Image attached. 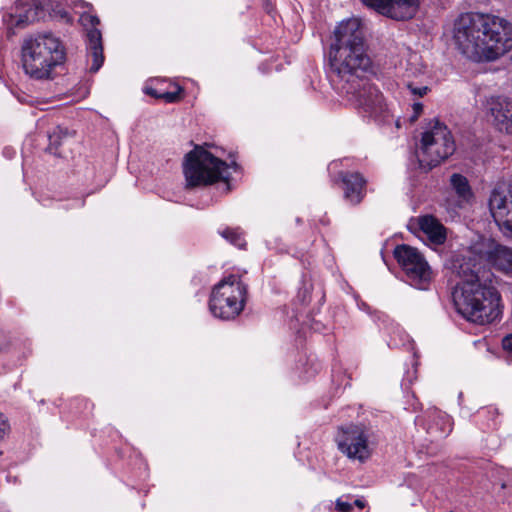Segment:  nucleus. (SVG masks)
Returning a JSON list of instances; mask_svg holds the SVG:
<instances>
[{
    "label": "nucleus",
    "instance_id": "nucleus-1",
    "mask_svg": "<svg viewBox=\"0 0 512 512\" xmlns=\"http://www.w3.org/2000/svg\"><path fill=\"white\" fill-rule=\"evenodd\" d=\"M454 41L472 61H495L512 49V23L490 13H464L454 24Z\"/></svg>",
    "mask_w": 512,
    "mask_h": 512
},
{
    "label": "nucleus",
    "instance_id": "nucleus-2",
    "mask_svg": "<svg viewBox=\"0 0 512 512\" xmlns=\"http://www.w3.org/2000/svg\"><path fill=\"white\" fill-rule=\"evenodd\" d=\"M458 274L461 280L453 291V301L457 311L468 321L485 325L497 320L502 313L501 297L492 285L490 276L480 275V269L469 267L468 262L460 265Z\"/></svg>",
    "mask_w": 512,
    "mask_h": 512
},
{
    "label": "nucleus",
    "instance_id": "nucleus-3",
    "mask_svg": "<svg viewBox=\"0 0 512 512\" xmlns=\"http://www.w3.org/2000/svg\"><path fill=\"white\" fill-rule=\"evenodd\" d=\"M328 55L332 72L344 84L363 77L371 67V60L365 51L364 34L359 19L342 21L335 28Z\"/></svg>",
    "mask_w": 512,
    "mask_h": 512
},
{
    "label": "nucleus",
    "instance_id": "nucleus-4",
    "mask_svg": "<svg viewBox=\"0 0 512 512\" xmlns=\"http://www.w3.org/2000/svg\"><path fill=\"white\" fill-rule=\"evenodd\" d=\"M65 61V48L59 38L51 33L31 35L21 46L22 67L36 80L52 78L54 69Z\"/></svg>",
    "mask_w": 512,
    "mask_h": 512
},
{
    "label": "nucleus",
    "instance_id": "nucleus-5",
    "mask_svg": "<svg viewBox=\"0 0 512 512\" xmlns=\"http://www.w3.org/2000/svg\"><path fill=\"white\" fill-rule=\"evenodd\" d=\"M455 150L456 144L451 131L436 120L422 133L416 152L419 166L428 172L448 159Z\"/></svg>",
    "mask_w": 512,
    "mask_h": 512
},
{
    "label": "nucleus",
    "instance_id": "nucleus-6",
    "mask_svg": "<svg viewBox=\"0 0 512 512\" xmlns=\"http://www.w3.org/2000/svg\"><path fill=\"white\" fill-rule=\"evenodd\" d=\"M246 296V285L239 276L231 274L213 288L209 301L210 311L217 318L234 319L244 309Z\"/></svg>",
    "mask_w": 512,
    "mask_h": 512
},
{
    "label": "nucleus",
    "instance_id": "nucleus-7",
    "mask_svg": "<svg viewBox=\"0 0 512 512\" xmlns=\"http://www.w3.org/2000/svg\"><path fill=\"white\" fill-rule=\"evenodd\" d=\"M227 168L226 162L213 156L202 147H196L185 157L184 175L188 187L213 184Z\"/></svg>",
    "mask_w": 512,
    "mask_h": 512
},
{
    "label": "nucleus",
    "instance_id": "nucleus-8",
    "mask_svg": "<svg viewBox=\"0 0 512 512\" xmlns=\"http://www.w3.org/2000/svg\"><path fill=\"white\" fill-rule=\"evenodd\" d=\"M338 450L352 461L365 463L373 453L370 429L361 423L343 424L337 428Z\"/></svg>",
    "mask_w": 512,
    "mask_h": 512
},
{
    "label": "nucleus",
    "instance_id": "nucleus-9",
    "mask_svg": "<svg viewBox=\"0 0 512 512\" xmlns=\"http://www.w3.org/2000/svg\"><path fill=\"white\" fill-rule=\"evenodd\" d=\"M346 99L364 116H381L386 105L380 91L363 77L341 87Z\"/></svg>",
    "mask_w": 512,
    "mask_h": 512
},
{
    "label": "nucleus",
    "instance_id": "nucleus-10",
    "mask_svg": "<svg viewBox=\"0 0 512 512\" xmlns=\"http://www.w3.org/2000/svg\"><path fill=\"white\" fill-rule=\"evenodd\" d=\"M394 256L402 267L409 284L418 289H427L432 279V271L423 255L414 247L399 245Z\"/></svg>",
    "mask_w": 512,
    "mask_h": 512
},
{
    "label": "nucleus",
    "instance_id": "nucleus-11",
    "mask_svg": "<svg viewBox=\"0 0 512 512\" xmlns=\"http://www.w3.org/2000/svg\"><path fill=\"white\" fill-rule=\"evenodd\" d=\"M471 253L497 271L512 276V248L490 238H480L472 245Z\"/></svg>",
    "mask_w": 512,
    "mask_h": 512
},
{
    "label": "nucleus",
    "instance_id": "nucleus-12",
    "mask_svg": "<svg viewBox=\"0 0 512 512\" xmlns=\"http://www.w3.org/2000/svg\"><path fill=\"white\" fill-rule=\"evenodd\" d=\"M44 15V10L37 0H18L3 16V25L7 37H12L16 29H24Z\"/></svg>",
    "mask_w": 512,
    "mask_h": 512
},
{
    "label": "nucleus",
    "instance_id": "nucleus-13",
    "mask_svg": "<svg viewBox=\"0 0 512 512\" xmlns=\"http://www.w3.org/2000/svg\"><path fill=\"white\" fill-rule=\"evenodd\" d=\"M489 210L502 234L512 239V191L495 188L489 198Z\"/></svg>",
    "mask_w": 512,
    "mask_h": 512
},
{
    "label": "nucleus",
    "instance_id": "nucleus-14",
    "mask_svg": "<svg viewBox=\"0 0 512 512\" xmlns=\"http://www.w3.org/2000/svg\"><path fill=\"white\" fill-rule=\"evenodd\" d=\"M379 14L396 21L414 18L419 10V0H361Z\"/></svg>",
    "mask_w": 512,
    "mask_h": 512
},
{
    "label": "nucleus",
    "instance_id": "nucleus-15",
    "mask_svg": "<svg viewBox=\"0 0 512 512\" xmlns=\"http://www.w3.org/2000/svg\"><path fill=\"white\" fill-rule=\"evenodd\" d=\"M485 111L497 130L512 135V100L491 96L485 101Z\"/></svg>",
    "mask_w": 512,
    "mask_h": 512
},
{
    "label": "nucleus",
    "instance_id": "nucleus-16",
    "mask_svg": "<svg viewBox=\"0 0 512 512\" xmlns=\"http://www.w3.org/2000/svg\"><path fill=\"white\" fill-rule=\"evenodd\" d=\"M81 21L83 25L91 26V29L87 32L88 59L92 61L90 71L97 72L104 62L102 35L100 30L97 29L100 20L91 13H84L81 16Z\"/></svg>",
    "mask_w": 512,
    "mask_h": 512
},
{
    "label": "nucleus",
    "instance_id": "nucleus-17",
    "mask_svg": "<svg viewBox=\"0 0 512 512\" xmlns=\"http://www.w3.org/2000/svg\"><path fill=\"white\" fill-rule=\"evenodd\" d=\"M450 187L454 196L446 199L447 208L453 212L469 205L473 200V191L468 179L459 173H454L450 177Z\"/></svg>",
    "mask_w": 512,
    "mask_h": 512
},
{
    "label": "nucleus",
    "instance_id": "nucleus-18",
    "mask_svg": "<svg viewBox=\"0 0 512 512\" xmlns=\"http://www.w3.org/2000/svg\"><path fill=\"white\" fill-rule=\"evenodd\" d=\"M344 197L353 204H359L365 196L366 180L360 173H344L341 175Z\"/></svg>",
    "mask_w": 512,
    "mask_h": 512
},
{
    "label": "nucleus",
    "instance_id": "nucleus-19",
    "mask_svg": "<svg viewBox=\"0 0 512 512\" xmlns=\"http://www.w3.org/2000/svg\"><path fill=\"white\" fill-rule=\"evenodd\" d=\"M419 228L429 241L435 245L443 244L446 240L445 227L431 215L419 218Z\"/></svg>",
    "mask_w": 512,
    "mask_h": 512
},
{
    "label": "nucleus",
    "instance_id": "nucleus-20",
    "mask_svg": "<svg viewBox=\"0 0 512 512\" xmlns=\"http://www.w3.org/2000/svg\"><path fill=\"white\" fill-rule=\"evenodd\" d=\"M74 133L70 132L68 129H64L62 127H57L53 133L49 136L50 146L49 148L52 150L55 149V153L58 150V147L61 146L64 139L68 137H72Z\"/></svg>",
    "mask_w": 512,
    "mask_h": 512
},
{
    "label": "nucleus",
    "instance_id": "nucleus-21",
    "mask_svg": "<svg viewBox=\"0 0 512 512\" xmlns=\"http://www.w3.org/2000/svg\"><path fill=\"white\" fill-rule=\"evenodd\" d=\"M222 237L238 248H244L245 239L239 229L226 228L221 232Z\"/></svg>",
    "mask_w": 512,
    "mask_h": 512
},
{
    "label": "nucleus",
    "instance_id": "nucleus-22",
    "mask_svg": "<svg viewBox=\"0 0 512 512\" xmlns=\"http://www.w3.org/2000/svg\"><path fill=\"white\" fill-rule=\"evenodd\" d=\"M147 93L153 95L156 98L164 100L166 103H174L180 100L181 98V89L177 88L176 91L173 92H163L157 93L154 89L147 90Z\"/></svg>",
    "mask_w": 512,
    "mask_h": 512
},
{
    "label": "nucleus",
    "instance_id": "nucleus-23",
    "mask_svg": "<svg viewBox=\"0 0 512 512\" xmlns=\"http://www.w3.org/2000/svg\"><path fill=\"white\" fill-rule=\"evenodd\" d=\"M336 509L340 512H351L353 509V504L348 501H344L342 498H339L336 501Z\"/></svg>",
    "mask_w": 512,
    "mask_h": 512
},
{
    "label": "nucleus",
    "instance_id": "nucleus-24",
    "mask_svg": "<svg viewBox=\"0 0 512 512\" xmlns=\"http://www.w3.org/2000/svg\"><path fill=\"white\" fill-rule=\"evenodd\" d=\"M407 87L411 91L412 94L419 96V97H422L425 94H427V92L429 90L427 86L416 87L412 83H408Z\"/></svg>",
    "mask_w": 512,
    "mask_h": 512
},
{
    "label": "nucleus",
    "instance_id": "nucleus-25",
    "mask_svg": "<svg viewBox=\"0 0 512 512\" xmlns=\"http://www.w3.org/2000/svg\"><path fill=\"white\" fill-rule=\"evenodd\" d=\"M9 430V424L6 417L0 412V440L4 438Z\"/></svg>",
    "mask_w": 512,
    "mask_h": 512
},
{
    "label": "nucleus",
    "instance_id": "nucleus-26",
    "mask_svg": "<svg viewBox=\"0 0 512 512\" xmlns=\"http://www.w3.org/2000/svg\"><path fill=\"white\" fill-rule=\"evenodd\" d=\"M503 348L512 356V334L503 339Z\"/></svg>",
    "mask_w": 512,
    "mask_h": 512
},
{
    "label": "nucleus",
    "instance_id": "nucleus-27",
    "mask_svg": "<svg viewBox=\"0 0 512 512\" xmlns=\"http://www.w3.org/2000/svg\"><path fill=\"white\" fill-rule=\"evenodd\" d=\"M412 108H413V111H414V115L412 117V121H415L419 117V115L422 113L423 105L421 103H419V102H416V103L413 104Z\"/></svg>",
    "mask_w": 512,
    "mask_h": 512
},
{
    "label": "nucleus",
    "instance_id": "nucleus-28",
    "mask_svg": "<svg viewBox=\"0 0 512 512\" xmlns=\"http://www.w3.org/2000/svg\"><path fill=\"white\" fill-rule=\"evenodd\" d=\"M354 504H355L356 506H358L360 509H362V508L364 507V505H365V504H364V501L359 500V499L355 500Z\"/></svg>",
    "mask_w": 512,
    "mask_h": 512
}]
</instances>
